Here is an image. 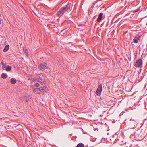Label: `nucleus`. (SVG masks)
Returning <instances> with one entry per match:
<instances>
[{"mask_svg": "<svg viewBox=\"0 0 147 147\" xmlns=\"http://www.w3.org/2000/svg\"><path fill=\"white\" fill-rule=\"evenodd\" d=\"M5 68V65H3L2 67V68L3 69H4Z\"/></svg>", "mask_w": 147, "mask_h": 147, "instance_id": "nucleus-17", "label": "nucleus"}, {"mask_svg": "<svg viewBox=\"0 0 147 147\" xmlns=\"http://www.w3.org/2000/svg\"><path fill=\"white\" fill-rule=\"evenodd\" d=\"M103 14L102 13H100L98 15L97 21L98 22H100L103 17Z\"/></svg>", "mask_w": 147, "mask_h": 147, "instance_id": "nucleus-7", "label": "nucleus"}, {"mask_svg": "<svg viewBox=\"0 0 147 147\" xmlns=\"http://www.w3.org/2000/svg\"><path fill=\"white\" fill-rule=\"evenodd\" d=\"M33 91L34 92L36 93H37V94L40 93L39 88H35V89H34L33 90Z\"/></svg>", "mask_w": 147, "mask_h": 147, "instance_id": "nucleus-11", "label": "nucleus"}, {"mask_svg": "<svg viewBox=\"0 0 147 147\" xmlns=\"http://www.w3.org/2000/svg\"><path fill=\"white\" fill-rule=\"evenodd\" d=\"M36 80L40 82L41 84L42 85H43V84H44L45 83V81L43 79L40 78H38L36 79Z\"/></svg>", "mask_w": 147, "mask_h": 147, "instance_id": "nucleus-6", "label": "nucleus"}, {"mask_svg": "<svg viewBox=\"0 0 147 147\" xmlns=\"http://www.w3.org/2000/svg\"><path fill=\"white\" fill-rule=\"evenodd\" d=\"M24 99L26 102H28V100H30V99L29 96H25L24 97Z\"/></svg>", "mask_w": 147, "mask_h": 147, "instance_id": "nucleus-15", "label": "nucleus"}, {"mask_svg": "<svg viewBox=\"0 0 147 147\" xmlns=\"http://www.w3.org/2000/svg\"><path fill=\"white\" fill-rule=\"evenodd\" d=\"M102 84H99L98 85V88L97 90L96 94L97 95H100L102 91Z\"/></svg>", "mask_w": 147, "mask_h": 147, "instance_id": "nucleus-3", "label": "nucleus"}, {"mask_svg": "<svg viewBox=\"0 0 147 147\" xmlns=\"http://www.w3.org/2000/svg\"><path fill=\"white\" fill-rule=\"evenodd\" d=\"M146 25H147V22Z\"/></svg>", "mask_w": 147, "mask_h": 147, "instance_id": "nucleus-20", "label": "nucleus"}, {"mask_svg": "<svg viewBox=\"0 0 147 147\" xmlns=\"http://www.w3.org/2000/svg\"><path fill=\"white\" fill-rule=\"evenodd\" d=\"M140 39V36L139 34H137L133 39V42L135 43H137L138 41Z\"/></svg>", "mask_w": 147, "mask_h": 147, "instance_id": "nucleus-5", "label": "nucleus"}, {"mask_svg": "<svg viewBox=\"0 0 147 147\" xmlns=\"http://www.w3.org/2000/svg\"><path fill=\"white\" fill-rule=\"evenodd\" d=\"M72 6L70 3H68L65 6L61 8L57 12L56 15L59 17L62 16L66 11L70 9Z\"/></svg>", "mask_w": 147, "mask_h": 147, "instance_id": "nucleus-1", "label": "nucleus"}, {"mask_svg": "<svg viewBox=\"0 0 147 147\" xmlns=\"http://www.w3.org/2000/svg\"><path fill=\"white\" fill-rule=\"evenodd\" d=\"M138 9H136L134 11L135 12H138Z\"/></svg>", "mask_w": 147, "mask_h": 147, "instance_id": "nucleus-18", "label": "nucleus"}, {"mask_svg": "<svg viewBox=\"0 0 147 147\" xmlns=\"http://www.w3.org/2000/svg\"><path fill=\"white\" fill-rule=\"evenodd\" d=\"M9 45L7 44L6 45L3 49V51L4 52L7 51L9 49Z\"/></svg>", "mask_w": 147, "mask_h": 147, "instance_id": "nucleus-9", "label": "nucleus"}, {"mask_svg": "<svg viewBox=\"0 0 147 147\" xmlns=\"http://www.w3.org/2000/svg\"><path fill=\"white\" fill-rule=\"evenodd\" d=\"M10 82L11 84H15L16 83V80L14 78H12L10 80Z\"/></svg>", "mask_w": 147, "mask_h": 147, "instance_id": "nucleus-10", "label": "nucleus"}, {"mask_svg": "<svg viewBox=\"0 0 147 147\" xmlns=\"http://www.w3.org/2000/svg\"><path fill=\"white\" fill-rule=\"evenodd\" d=\"M40 93H43L45 92L46 90V88L45 87H42L39 88Z\"/></svg>", "mask_w": 147, "mask_h": 147, "instance_id": "nucleus-8", "label": "nucleus"}, {"mask_svg": "<svg viewBox=\"0 0 147 147\" xmlns=\"http://www.w3.org/2000/svg\"><path fill=\"white\" fill-rule=\"evenodd\" d=\"M1 77L5 79L7 77V75L5 73H3L1 74Z\"/></svg>", "mask_w": 147, "mask_h": 147, "instance_id": "nucleus-12", "label": "nucleus"}, {"mask_svg": "<svg viewBox=\"0 0 147 147\" xmlns=\"http://www.w3.org/2000/svg\"><path fill=\"white\" fill-rule=\"evenodd\" d=\"M35 86L36 87H38L39 86V84L38 83H36L35 84Z\"/></svg>", "mask_w": 147, "mask_h": 147, "instance_id": "nucleus-16", "label": "nucleus"}, {"mask_svg": "<svg viewBox=\"0 0 147 147\" xmlns=\"http://www.w3.org/2000/svg\"><path fill=\"white\" fill-rule=\"evenodd\" d=\"M23 50H24V53L25 54V55L26 56H27V57L29 55L28 54V51L27 49H24Z\"/></svg>", "mask_w": 147, "mask_h": 147, "instance_id": "nucleus-14", "label": "nucleus"}, {"mask_svg": "<svg viewBox=\"0 0 147 147\" xmlns=\"http://www.w3.org/2000/svg\"><path fill=\"white\" fill-rule=\"evenodd\" d=\"M1 64H2L3 65H5V64L3 62H1Z\"/></svg>", "mask_w": 147, "mask_h": 147, "instance_id": "nucleus-19", "label": "nucleus"}, {"mask_svg": "<svg viewBox=\"0 0 147 147\" xmlns=\"http://www.w3.org/2000/svg\"><path fill=\"white\" fill-rule=\"evenodd\" d=\"M11 68L10 66L8 65L5 69L7 71H9L11 70Z\"/></svg>", "mask_w": 147, "mask_h": 147, "instance_id": "nucleus-13", "label": "nucleus"}, {"mask_svg": "<svg viewBox=\"0 0 147 147\" xmlns=\"http://www.w3.org/2000/svg\"><path fill=\"white\" fill-rule=\"evenodd\" d=\"M47 65L45 63L42 64H41L38 65L39 69L41 70H42L47 68Z\"/></svg>", "mask_w": 147, "mask_h": 147, "instance_id": "nucleus-4", "label": "nucleus"}, {"mask_svg": "<svg viewBox=\"0 0 147 147\" xmlns=\"http://www.w3.org/2000/svg\"><path fill=\"white\" fill-rule=\"evenodd\" d=\"M143 64V61L142 59L139 58L136 61L134 66L137 68L141 67Z\"/></svg>", "mask_w": 147, "mask_h": 147, "instance_id": "nucleus-2", "label": "nucleus"}]
</instances>
